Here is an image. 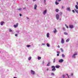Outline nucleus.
<instances>
[{
	"instance_id": "6e6d98bb",
	"label": "nucleus",
	"mask_w": 78,
	"mask_h": 78,
	"mask_svg": "<svg viewBox=\"0 0 78 78\" xmlns=\"http://www.w3.org/2000/svg\"><path fill=\"white\" fill-rule=\"evenodd\" d=\"M42 45H45V44H42Z\"/></svg>"
},
{
	"instance_id": "a878e982",
	"label": "nucleus",
	"mask_w": 78,
	"mask_h": 78,
	"mask_svg": "<svg viewBox=\"0 0 78 78\" xmlns=\"http://www.w3.org/2000/svg\"><path fill=\"white\" fill-rule=\"evenodd\" d=\"M62 78H65V76L64 75H63L62 76Z\"/></svg>"
},
{
	"instance_id": "ddd939ff",
	"label": "nucleus",
	"mask_w": 78,
	"mask_h": 78,
	"mask_svg": "<svg viewBox=\"0 0 78 78\" xmlns=\"http://www.w3.org/2000/svg\"><path fill=\"white\" fill-rule=\"evenodd\" d=\"M50 62H49L48 64L47 65V66H50Z\"/></svg>"
},
{
	"instance_id": "a18cd8bd",
	"label": "nucleus",
	"mask_w": 78,
	"mask_h": 78,
	"mask_svg": "<svg viewBox=\"0 0 78 78\" xmlns=\"http://www.w3.org/2000/svg\"><path fill=\"white\" fill-rule=\"evenodd\" d=\"M63 8H64V7L63 6H62V9H63Z\"/></svg>"
},
{
	"instance_id": "7c9ffc66",
	"label": "nucleus",
	"mask_w": 78,
	"mask_h": 78,
	"mask_svg": "<svg viewBox=\"0 0 78 78\" xmlns=\"http://www.w3.org/2000/svg\"><path fill=\"white\" fill-rule=\"evenodd\" d=\"M51 75H54L55 74H54V73H51Z\"/></svg>"
},
{
	"instance_id": "c756f323",
	"label": "nucleus",
	"mask_w": 78,
	"mask_h": 78,
	"mask_svg": "<svg viewBox=\"0 0 78 78\" xmlns=\"http://www.w3.org/2000/svg\"><path fill=\"white\" fill-rule=\"evenodd\" d=\"M76 12H77V13L78 14V10H75Z\"/></svg>"
},
{
	"instance_id": "c85d7f7f",
	"label": "nucleus",
	"mask_w": 78,
	"mask_h": 78,
	"mask_svg": "<svg viewBox=\"0 0 78 78\" xmlns=\"http://www.w3.org/2000/svg\"><path fill=\"white\" fill-rule=\"evenodd\" d=\"M41 57L38 56V59H41Z\"/></svg>"
},
{
	"instance_id": "6ab92c4d",
	"label": "nucleus",
	"mask_w": 78,
	"mask_h": 78,
	"mask_svg": "<svg viewBox=\"0 0 78 78\" xmlns=\"http://www.w3.org/2000/svg\"><path fill=\"white\" fill-rule=\"evenodd\" d=\"M60 50L62 52H63L64 51V50L62 48H60Z\"/></svg>"
},
{
	"instance_id": "9b49d317",
	"label": "nucleus",
	"mask_w": 78,
	"mask_h": 78,
	"mask_svg": "<svg viewBox=\"0 0 78 78\" xmlns=\"http://www.w3.org/2000/svg\"><path fill=\"white\" fill-rule=\"evenodd\" d=\"M69 28H73V26L72 25H70Z\"/></svg>"
},
{
	"instance_id": "0eeeda50",
	"label": "nucleus",
	"mask_w": 78,
	"mask_h": 78,
	"mask_svg": "<svg viewBox=\"0 0 78 78\" xmlns=\"http://www.w3.org/2000/svg\"><path fill=\"white\" fill-rule=\"evenodd\" d=\"M59 62H63V60L62 59H60L59 61Z\"/></svg>"
},
{
	"instance_id": "ea45409f",
	"label": "nucleus",
	"mask_w": 78,
	"mask_h": 78,
	"mask_svg": "<svg viewBox=\"0 0 78 78\" xmlns=\"http://www.w3.org/2000/svg\"><path fill=\"white\" fill-rule=\"evenodd\" d=\"M76 4H77V5H78V2H76Z\"/></svg>"
},
{
	"instance_id": "4d7b16f0",
	"label": "nucleus",
	"mask_w": 78,
	"mask_h": 78,
	"mask_svg": "<svg viewBox=\"0 0 78 78\" xmlns=\"http://www.w3.org/2000/svg\"><path fill=\"white\" fill-rule=\"evenodd\" d=\"M40 59H38V60H40Z\"/></svg>"
},
{
	"instance_id": "412c9836",
	"label": "nucleus",
	"mask_w": 78,
	"mask_h": 78,
	"mask_svg": "<svg viewBox=\"0 0 78 78\" xmlns=\"http://www.w3.org/2000/svg\"><path fill=\"white\" fill-rule=\"evenodd\" d=\"M55 11H56V12H58V11H59V9H56L55 10Z\"/></svg>"
},
{
	"instance_id": "a211bd4d",
	"label": "nucleus",
	"mask_w": 78,
	"mask_h": 78,
	"mask_svg": "<svg viewBox=\"0 0 78 78\" xmlns=\"http://www.w3.org/2000/svg\"><path fill=\"white\" fill-rule=\"evenodd\" d=\"M76 8L77 9H78V6L77 5H76L75 6Z\"/></svg>"
},
{
	"instance_id": "f257e3e1",
	"label": "nucleus",
	"mask_w": 78,
	"mask_h": 78,
	"mask_svg": "<svg viewBox=\"0 0 78 78\" xmlns=\"http://www.w3.org/2000/svg\"><path fill=\"white\" fill-rule=\"evenodd\" d=\"M51 67L53 69H52V71H55V70H56V69H55V66H52Z\"/></svg>"
},
{
	"instance_id": "473e14b6",
	"label": "nucleus",
	"mask_w": 78,
	"mask_h": 78,
	"mask_svg": "<svg viewBox=\"0 0 78 78\" xmlns=\"http://www.w3.org/2000/svg\"><path fill=\"white\" fill-rule=\"evenodd\" d=\"M28 59H31V57H30Z\"/></svg>"
},
{
	"instance_id": "864d4df0",
	"label": "nucleus",
	"mask_w": 78,
	"mask_h": 78,
	"mask_svg": "<svg viewBox=\"0 0 78 78\" xmlns=\"http://www.w3.org/2000/svg\"><path fill=\"white\" fill-rule=\"evenodd\" d=\"M71 75H72V76H73V73H72V74H71Z\"/></svg>"
},
{
	"instance_id": "aec40b11",
	"label": "nucleus",
	"mask_w": 78,
	"mask_h": 78,
	"mask_svg": "<svg viewBox=\"0 0 78 78\" xmlns=\"http://www.w3.org/2000/svg\"><path fill=\"white\" fill-rule=\"evenodd\" d=\"M57 53H58V54H60V53H61V52L59 51H57Z\"/></svg>"
},
{
	"instance_id": "2f4dec72",
	"label": "nucleus",
	"mask_w": 78,
	"mask_h": 78,
	"mask_svg": "<svg viewBox=\"0 0 78 78\" xmlns=\"http://www.w3.org/2000/svg\"><path fill=\"white\" fill-rule=\"evenodd\" d=\"M55 62V59H54L53 60V62Z\"/></svg>"
},
{
	"instance_id": "5fc2aeb1",
	"label": "nucleus",
	"mask_w": 78,
	"mask_h": 78,
	"mask_svg": "<svg viewBox=\"0 0 78 78\" xmlns=\"http://www.w3.org/2000/svg\"><path fill=\"white\" fill-rule=\"evenodd\" d=\"M26 8H25V7L24 8H23V9H26Z\"/></svg>"
},
{
	"instance_id": "f8f14e48",
	"label": "nucleus",
	"mask_w": 78,
	"mask_h": 78,
	"mask_svg": "<svg viewBox=\"0 0 78 78\" xmlns=\"http://www.w3.org/2000/svg\"><path fill=\"white\" fill-rule=\"evenodd\" d=\"M46 13H47V10H45L43 12V14H46Z\"/></svg>"
},
{
	"instance_id": "dca6fc26",
	"label": "nucleus",
	"mask_w": 78,
	"mask_h": 78,
	"mask_svg": "<svg viewBox=\"0 0 78 78\" xmlns=\"http://www.w3.org/2000/svg\"><path fill=\"white\" fill-rule=\"evenodd\" d=\"M69 41H70V39L68 38V39H67L66 40V42H69Z\"/></svg>"
},
{
	"instance_id": "423d86ee",
	"label": "nucleus",
	"mask_w": 78,
	"mask_h": 78,
	"mask_svg": "<svg viewBox=\"0 0 78 78\" xmlns=\"http://www.w3.org/2000/svg\"><path fill=\"white\" fill-rule=\"evenodd\" d=\"M62 44H64V39H62L61 42Z\"/></svg>"
},
{
	"instance_id": "39448f33",
	"label": "nucleus",
	"mask_w": 78,
	"mask_h": 78,
	"mask_svg": "<svg viewBox=\"0 0 78 78\" xmlns=\"http://www.w3.org/2000/svg\"><path fill=\"white\" fill-rule=\"evenodd\" d=\"M18 25H19V23H17L16 25H15L13 26V27H14V28H16L17 27H18Z\"/></svg>"
},
{
	"instance_id": "5701e85b",
	"label": "nucleus",
	"mask_w": 78,
	"mask_h": 78,
	"mask_svg": "<svg viewBox=\"0 0 78 78\" xmlns=\"http://www.w3.org/2000/svg\"><path fill=\"white\" fill-rule=\"evenodd\" d=\"M67 9H68V11H70V9L69 8H67Z\"/></svg>"
},
{
	"instance_id": "79ce46f5",
	"label": "nucleus",
	"mask_w": 78,
	"mask_h": 78,
	"mask_svg": "<svg viewBox=\"0 0 78 78\" xmlns=\"http://www.w3.org/2000/svg\"><path fill=\"white\" fill-rule=\"evenodd\" d=\"M58 48H60V46H59V45H58Z\"/></svg>"
},
{
	"instance_id": "4c0bfd02",
	"label": "nucleus",
	"mask_w": 78,
	"mask_h": 78,
	"mask_svg": "<svg viewBox=\"0 0 78 78\" xmlns=\"http://www.w3.org/2000/svg\"><path fill=\"white\" fill-rule=\"evenodd\" d=\"M57 56H59V54H57Z\"/></svg>"
},
{
	"instance_id": "9d476101",
	"label": "nucleus",
	"mask_w": 78,
	"mask_h": 78,
	"mask_svg": "<svg viewBox=\"0 0 78 78\" xmlns=\"http://www.w3.org/2000/svg\"><path fill=\"white\" fill-rule=\"evenodd\" d=\"M5 23L3 21H2L0 23V24L1 25H3V23Z\"/></svg>"
},
{
	"instance_id": "603ef678",
	"label": "nucleus",
	"mask_w": 78,
	"mask_h": 78,
	"mask_svg": "<svg viewBox=\"0 0 78 78\" xmlns=\"http://www.w3.org/2000/svg\"><path fill=\"white\" fill-rule=\"evenodd\" d=\"M27 19H29V18H27Z\"/></svg>"
},
{
	"instance_id": "4468645a",
	"label": "nucleus",
	"mask_w": 78,
	"mask_h": 78,
	"mask_svg": "<svg viewBox=\"0 0 78 78\" xmlns=\"http://www.w3.org/2000/svg\"><path fill=\"white\" fill-rule=\"evenodd\" d=\"M55 4L56 5H58L59 4V3L58 2V0H56L55 2Z\"/></svg>"
},
{
	"instance_id": "3c124183",
	"label": "nucleus",
	"mask_w": 78,
	"mask_h": 78,
	"mask_svg": "<svg viewBox=\"0 0 78 78\" xmlns=\"http://www.w3.org/2000/svg\"><path fill=\"white\" fill-rule=\"evenodd\" d=\"M44 3H45V0H44Z\"/></svg>"
},
{
	"instance_id": "7ed1b4c3",
	"label": "nucleus",
	"mask_w": 78,
	"mask_h": 78,
	"mask_svg": "<svg viewBox=\"0 0 78 78\" xmlns=\"http://www.w3.org/2000/svg\"><path fill=\"white\" fill-rule=\"evenodd\" d=\"M75 55H77V52H75V53L73 55V58H75Z\"/></svg>"
},
{
	"instance_id": "1a4fd4ad",
	"label": "nucleus",
	"mask_w": 78,
	"mask_h": 78,
	"mask_svg": "<svg viewBox=\"0 0 78 78\" xmlns=\"http://www.w3.org/2000/svg\"><path fill=\"white\" fill-rule=\"evenodd\" d=\"M53 32L54 33H55L57 32V30H56V28H55V30L53 31Z\"/></svg>"
},
{
	"instance_id": "49530a36",
	"label": "nucleus",
	"mask_w": 78,
	"mask_h": 78,
	"mask_svg": "<svg viewBox=\"0 0 78 78\" xmlns=\"http://www.w3.org/2000/svg\"><path fill=\"white\" fill-rule=\"evenodd\" d=\"M66 27L67 28H69V27H68V26H66Z\"/></svg>"
},
{
	"instance_id": "8fccbe9b",
	"label": "nucleus",
	"mask_w": 78,
	"mask_h": 78,
	"mask_svg": "<svg viewBox=\"0 0 78 78\" xmlns=\"http://www.w3.org/2000/svg\"><path fill=\"white\" fill-rule=\"evenodd\" d=\"M31 60V59H28V60L29 61H30V60Z\"/></svg>"
},
{
	"instance_id": "c9c22d12",
	"label": "nucleus",
	"mask_w": 78,
	"mask_h": 78,
	"mask_svg": "<svg viewBox=\"0 0 78 78\" xmlns=\"http://www.w3.org/2000/svg\"><path fill=\"white\" fill-rule=\"evenodd\" d=\"M15 36H17V34H15Z\"/></svg>"
},
{
	"instance_id": "f704fd0d",
	"label": "nucleus",
	"mask_w": 78,
	"mask_h": 78,
	"mask_svg": "<svg viewBox=\"0 0 78 78\" xmlns=\"http://www.w3.org/2000/svg\"><path fill=\"white\" fill-rule=\"evenodd\" d=\"M63 30H65V28L63 27Z\"/></svg>"
},
{
	"instance_id": "09e8293b",
	"label": "nucleus",
	"mask_w": 78,
	"mask_h": 78,
	"mask_svg": "<svg viewBox=\"0 0 78 78\" xmlns=\"http://www.w3.org/2000/svg\"><path fill=\"white\" fill-rule=\"evenodd\" d=\"M65 26L66 27H67V25L66 24H65Z\"/></svg>"
},
{
	"instance_id": "58836bf2",
	"label": "nucleus",
	"mask_w": 78,
	"mask_h": 78,
	"mask_svg": "<svg viewBox=\"0 0 78 78\" xmlns=\"http://www.w3.org/2000/svg\"><path fill=\"white\" fill-rule=\"evenodd\" d=\"M21 9H22V8H20L18 9L19 10H21Z\"/></svg>"
},
{
	"instance_id": "4be33fe9",
	"label": "nucleus",
	"mask_w": 78,
	"mask_h": 78,
	"mask_svg": "<svg viewBox=\"0 0 78 78\" xmlns=\"http://www.w3.org/2000/svg\"><path fill=\"white\" fill-rule=\"evenodd\" d=\"M64 34L65 35H67V34H68L67 33H66V32H64Z\"/></svg>"
},
{
	"instance_id": "f3484780",
	"label": "nucleus",
	"mask_w": 78,
	"mask_h": 78,
	"mask_svg": "<svg viewBox=\"0 0 78 78\" xmlns=\"http://www.w3.org/2000/svg\"><path fill=\"white\" fill-rule=\"evenodd\" d=\"M55 67H56V68H59L60 66H55Z\"/></svg>"
},
{
	"instance_id": "bb28decb",
	"label": "nucleus",
	"mask_w": 78,
	"mask_h": 78,
	"mask_svg": "<svg viewBox=\"0 0 78 78\" xmlns=\"http://www.w3.org/2000/svg\"><path fill=\"white\" fill-rule=\"evenodd\" d=\"M27 47H31V46L30 45H27Z\"/></svg>"
},
{
	"instance_id": "c03bdc74",
	"label": "nucleus",
	"mask_w": 78,
	"mask_h": 78,
	"mask_svg": "<svg viewBox=\"0 0 78 78\" xmlns=\"http://www.w3.org/2000/svg\"><path fill=\"white\" fill-rule=\"evenodd\" d=\"M36 0H33V2H35Z\"/></svg>"
},
{
	"instance_id": "b1692460",
	"label": "nucleus",
	"mask_w": 78,
	"mask_h": 78,
	"mask_svg": "<svg viewBox=\"0 0 78 78\" xmlns=\"http://www.w3.org/2000/svg\"><path fill=\"white\" fill-rule=\"evenodd\" d=\"M62 57H63V58H64V57H65V55L63 54H62Z\"/></svg>"
},
{
	"instance_id": "cd10ccee",
	"label": "nucleus",
	"mask_w": 78,
	"mask_h": 78,
	"mask_svg": "<svg viewBox=\"0 0 78 78\" xmlns=\"http://www.w3.org/2000/svg\"><path fill=\"white\" fill-rule=\"evenodd\" d=\"M47 47H49V44L48 43H47Z\"/></svg>"
},
{
	"instance_id": "6e6552de",
	"label": "nucleus",
	"mask_w": 78,
	"mask_h": 78,
	"mask_svg": "<svg viewBox=\"0 0 78 78\" xmlns=\"http://www.w3.org/2000/svg\"><path fill=\"white\" fill-rule=\"evenodd\" d=\"M34 9H37L36 8H37V5L36 4H35L34 6Z\"/></svg>"
},
{
	"instance_id": "72a5a7b5",
	"label": "nucleus",
	"mask_w": 78,
	"mask_h": 78,
	"mask_svg": "<svg viewBox=\"0 0 78 78\" xmlns=\"http://www.w3.org/2000/svg\"><path fill=\"white\" fill-rule=\"evenodd\" d=\"M66 75H67V76L68 77V78H69V75H68V74H66Z\"/></svg>"
},
{
	"instance_id": "37998d69",
	"label": "nucleus",
	"mask_w": 78,
	"mask_h": 78,
	"mask_svg": "<svg viewBox=\"0 0 78 78\" xmlns=\"http://www.w3.org/2000/svg\"><path fill=\"white\" fill-rule=\"evenodd\" d=\"M61 0H58V2H61Z\"/></svg>"
},
{
	"instance_id": "a19ab883",
	"label": "nucleus",
	"mask_w": 78,
	"mask_h": 78,
	"mask_svg": "<svg viewBox=\"0 0 78 78\" xmlns=\"http://www.w3.org/2000/svg\"><path fill=\"white\" fill-rule=\"evenodd\" d=\"M73 12H75V11H74V10H73Z\"/></svg>"
},
{
	"instance_id": "e433bc0d",
	"label": "nucleus",
	"mask_w": 78,
	"mask_h": 78,
	"mask_svg": "<svg viewBox=\"0 0 78 78\" xmlns=\"http://www.w3.org/2000/svg\"><path fill=\"white\" fill-rule=\"evenodd\" d=\"M20 16H22V14H20Z\"/></svg>"
},
{
	"instance_id": "2eb2a0df",
	"label": "nucleus",
	"mask_w": 78,
	"mask_h": 78,
	"mask_svg": "<svg viewBox=\"0 0 78 78\" xmlns=\"http://www.w3.org/2000/svg\"><path fill=\"white\" fill-rule=\"evenodd\" d=\"M50 34H49V33H48L47 34V37H49V35Z\"/></svg>"
},
{
	"instance_id": "f03ea898",
	"label": "nucleus",
	"mask_w": 78,
	"mask_h": 78,
	"mask_svg": "<svg viewBox=\"0 0 78 78\" xmlns=\"http://www.w3.org/2000/svg\"><path fill=\"white\" fill-rule=\"evenodd\" d=\"M56 17L57 20H58L59 19V15L58 14H57L56 15Z\"/></svg>"
},
{
	"instance_id": "de8ad7c7",
	"label": "nucleus",
	"mask_w": 78,
	"mask_h": 78,
	"mask_svg": "<svg viewBox=\"0 0 78 78\" xmlns=\"http://www.w3.org/2000/svg\"><path fill=\"white\" fill-rule=\"evenodd\" d=\"M48 70H49L48 69H47V71H48Z\"/></svg>"
},
{
	"instance_id": "393cba45",
	"label": "nucleus",
	"mask_w": 78,
	"mask_h": 78,
	"mask_svg": "<svg viewBox=\"0 0 78 78\" xmlns=\"http://www.w3.org/2000/svg\"><path fill=\"white\" fill-rule=\"evenodd\" d=\"M9 31L10 32H12V30H11V29H9Z\"/></svg>"
},
{
	"instance_id": "20e7f679",
	"label": "nucleus",
	"mask_w": 78,
	"mask_h": 78,
	"mask_svg": "<svg viewBox=\"0 0 78 78\" xmlns=\"http://www.w3.org/2000/svg\"><path fill=\"white\" fill-rule=\"evenodd\" d=\"M31 72L32 75H34V74H35V72H34V71L32 70H31Z\"/></svg>"
}]
</instances>
